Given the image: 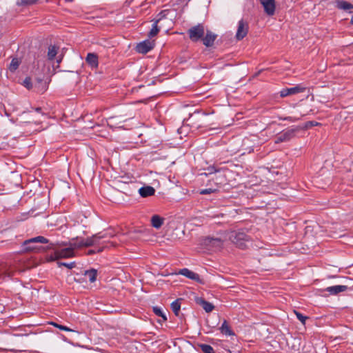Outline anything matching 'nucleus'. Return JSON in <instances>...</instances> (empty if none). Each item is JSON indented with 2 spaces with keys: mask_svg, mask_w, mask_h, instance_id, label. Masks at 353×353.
Listing matches in <instances>:
<instances>
[{
  "mask_svg": "<svg viewBox=\"0 0 353 353\" xmlns=\"http://www.w3.org/2000/svg\"><path fill=\"white\" fill-rule=\"evenodd\" d=\"M35 83H34V87L35 88L37 89V91L38 92H43L44 91H46L47 90V88H48V85H47V83L44 81V76L43 77H37L36 79H35Z\"/></svg>",
  "mask_w": 353,
  "mask_h": 353,
  "instance_id": "17",
  "label": "nucleus"
},
{
  "mask_svg": "<svg viewBox=\"0 0 353 353\" xmlns=\"http://www.w3.org/2000/svg\"><path fill=\"white\" fill-rule=\"evenodd\" d=\"M36 110H37V112H39V111L41 110V108H37L36 109Z\"/></svg>",
  "mask_w": 353,
  "mask_h": 353,
  "instance_id": "47",
  "label": "nucleus"
},
{
  "mask_svg": "<svg viewBox=\"0 0 353 353\" xmlns=\"http://www.w3.org/2000/svg\"><path fill=\"white\" fill-rule=\"evenodd\" d=\"M21 60L18 58H13L11 61V63H10L9 66H8V69L10 72H14L16 71V70L19 68L20 63H21Z\"/></svg>",
  "mask_w": 353,
  "mask_h": 353,
  "instance_id": "25",
  "label": "nucleus"
},
{
  "mask_svg": "<svg viewBox=\"0 0 353 353\" xmlns=\"http://www.w3.org/2000/svg\"><path fill=\"white\" fill-rule=\"evenodd\" d=\"M164 223V219L159 215L154 214L151 218V224L156 229L160 228Z\"/></svg>",
  "mask_w": 353,
  "mask_h": 353,
  "instance_id": "21",
  "label": "nucleus"
},
{
  "mask_svg": "<svg viewBox=\"0 0 353 353\" xmlns=\"http://www.w3.org/2000/svg\"><path fill=\"white\" fill-rule=\"evenodd\" d=\"M154 47V41L145 40L137 44L136 50L139 53L146 54Z\"/></svg>",
  "mask_w": 353,
  "mask_h": 353,
  "instance_id": "9",
  "label": "nucleus"
},
{
  "mask_svg": "<svg viewBox=\"0 0 353 353\" xmlns=\"http://www.w3.org/2000/svg\"><path fill=\"white\" fill-rule=\"evenodd\" d=\"M114 119H115V117H110L108 119V125H110L112 123H114Z\"/></svg>",
  "mask_w": 353,
  "mask_h": 353,
  "instance_id": "43",
  "label": "nucleus"
},
{
  "mask_svg": "<svg viewBox=\"0 0 353 353\" xmlns=\"http://www.w3.org/2000/svg\"><path fill=\"white\" fill-rule=\"evenodd\" d=\"M223 240L220 238L205 236L199 239V245L208 251H217L223 247Z\"/></svg>",
  "mask_w": 353,
  "mask_h": 353,
  "instance_id": "4",
  "label": "nucleus"
},
{
  "mask_svg": "<svg viewBox=\"0 0 353 353\" xmlns=\"http://www.w3.org/2000/svg\"><path fill=\"white\" fill-rule=\"evenodd\" d=\"M180 300L181 299H178L171 303V308L176 316L179 315L180 309H181V304L179 302Z\"/></svg>",
  "mask_w": 353,
  "mask_h": 353,
  "instance_id": "28",
  "label": "nucleus"
},
{
  "mask_svg": "<svg viewBox=\"0 0 353 353\" xmlns=\"http://www.w3.org/2000/svg\"><path fill=\"white\" fill-rule=\"evenodd\" d=\"M288 349L292 353H299L301 348V339L299 337H293L290 336L286 339Z\"/></svg>",
  "mask_w": 353,
  "mask_h": 353,
  "instance_id": "8",
  "label": "nucleus"
},
{
  "mask_svg": "<svg viewBox=\"0 0 353 353\" xmlns=\"http://www.w3.org/2000/svg\"><path fill=\"white\" fill-rule=\"evenodd\" d=\"M229 352H230V353H232L230 351H229Z\"/></svg>",
  "mask_w": 353,
  "mask_h": 353,
  "instance_id": "51",
  "label": "nucleus"
},
{
  "mask_svg": "<svg viewBox=\"0 0 353 353\" xmlns=\"http://www.w3.org/2000/svg\"><path fill=\"white\" fill-rule=\"evenodd\" d=\"M248 32V25L244 22L243 20H241L239 22L238 29L236 34V38L237 40H242Z\"/></svg>",
  "mask_w": 353,
  "mask_h": 353,
  "instance_id": "10",
  "label": "nucleus"
},
{
  "mask_svg": "<svg viewBox=\"0 0 353 353\" xmlns=\"http://www.w3.org/2000/svg\"><path fill=\"white\" fill-rule=\"evenodd\" d=\"M221 332L223 334L228 336L234 335V332L230 329L227 321H224L222 325L220 327Z\"/></svg>",
  "mask_w": 353,
  "mask_h": 353,
  "instance_id": "24",
  "label": "nucleus"
},
{
  "mask_svg": "<svg viewBox=\"0 0 353 353\" xmlns=\"http://www.w3.org/2000/svg\"><path fill=\"white\" fill-rule=\"evenodd\" d=\"M121 185H122L123 186H124V187H120V188H121V192H124L125 194H127V193L125 192V190H126L125 187H126L127 185H128V183H121Z\"/></svg>",
  "mask_w": 353,
  "mask_h": 353,
  "instance_id": "42",
  "label": "nucleus"
},
{
  "mask_svg": "<svg viewBox=\"0 0 353 353\" xmlns=\"http://www.w3.org/2000/svg\"><path fill=\"white\" fill-rule=\"evenodd\" d=\"M48 243L49 241L42 236H38L37 237L29 239L23 242V251L41 252L46 250H48L47 248V246L43 247L41 245H36L35 243Z\"/></svg>",
  "mask_w": 353,
  "mask_h": 353,
  "instance_id": "3",
  "label": "nucleus"
},
{
  "mask_svg": "<svg viewBox=\"0 0 353 353\" xmlns=\"http://www.w3.org/2000/svg\"><path fill=\"white\" fill-rule=\"evenodd\" d=\"M58 48L55 46H50L48 51V59L52 60L57 55Z\"/></svg>",
  "mask_w": 353,
  "mask_h": 353,
  "instance_id": "27",
  "label": "nucleus"
},
{
  "mask_svg": "<svg viewBox=\"0 0 353 353\" xmlns=\"http://www.w3.org/2000/svg\"><path fill=\"white\" fill-rule=\"evenodd\" d=\"M61 61V59H59V60H57V63H59Z\"/></svg>",
  "mask_w": 353,
  "mask_h": 353,
  "instance_id": "50",
  "label": "nucleus"
},
{
  "mask_svg": "<svg viewBox=\"0 0 353 353\" xmlns=\"http://www.w3.org/2000/svg\"><path fill=\"white\" fill-rule=\"evenodd\" d=\"M179 274H182V275L186 276L187 278L194 280L199 283H201V284L204 283L203 279H200V276L198 274H196L187 268L181 269L179 271Z\"/></svg>",
  "mask_w": 353,
  "mask_h": 353,
  "instance_id": "13",
  "label": "nucleus"
},
{
  "mask_svg": "<svg viewBox=\"0 0 353 353\" xmlns=\"http://www.w3.org/2000/svg\"><path fill=\"white\" fill-rule=\"evenodd\" d=\"M23 85L26 88H28V90H30V88H32V81H31V78L30 77H26L23 82Z\"/></svg>",
  "mask_w": 353,
  "mask_h": 353,
  "instance_id": "38",
  "label": "nucleus"
},
{
  "mask_svg": "<svg viewBox=\"0 0 353 353\" xmlns=\"http://www.w3.org/2000/svg\"><path fill=\"white\" fill-rule=\"evenodd\" d=\"M39 262L28 254H21L16 256L11 264L6 263L0 264V278H13L17 272H21L26 270L38 265Z\"/></svg>",
  "mask_w": 353,
  "mask_h": 353,
  "instance_id": "1",
  "label": "nucleus"
},
{
  "mask_svg": "<svg viewBox=\"0 0 353 353\" xmlns=\"http://www.w3.org/2000/svg\"><path fill=\"white\" fill-rule=\"evenodd\" d=\"M94 238L88 237L86 239H79V238H77L74 241V244L73 245L74 247H77V248H80L82 247H91L94 245L93 243V240Z\"/></svg>",
  "mask_w": 353,
  "mask_h": 353,
  "instance_id": "15",
  "label": "nucleus"
},
{
  "mask_svg": "<svg viewBox=\"0 0 353 353\" xmlns=\"http://www.w3.org/2000/svg\"><path fill=\"white\" fill-rule=\"evenodd\" d=\"M109 243L110 244V245H111V246H114V244L113 243H112V242H111V243H110V242H109Z\"/></svg>",
  "mask_w": 353,
  "mask_h": 353,
  "instance_id": "48",
  "label": "nucleus"
},
{
  "mask_svg": "<svg viewBox=\"0 0 353 353\" xmlns=\"http://www.w3.org/2000/svg\"><path fill=\"white\" fill-rule=\"evenodd\" d=\"M224 182H225V181L221 180V181H220L219 183H224Z\"/></svg>",
  "mask_w": 353,
  "mask_h": 353,
  "instance_id": "49",
  "label": "nucleus"
},
{
  "mask_svg": "<svg viewBox=\"0 0 353 353\" xmlns=\"http://www.w3.org/2000/svg\"><path fill=\"white\" fill-rule=\"evenodd\" d=\"M57 264H58L59 267L65 266V267H66L68 269H72L76 265L75 262H71V263H63V262H58Z\"/></svg>",
  "mask_w": 353,
  "mask_h": 353,
  "instance_id": "33",
  "label": "nucleus"
},
{
  "mask_svg": "<svg viewBox=\"0 0 353 353\" xmlns=\"http://www.w3.org/2000/svg\"><path fill=\"white\" fill-rule=\"evenodd\" d=\"M105 247L106 246H103V247L99 248L98 249L89 250L88 252V254L90 255V254H92L101 252L103 250L104 248H105Z\"/></svg>",
  "mask_w": 353,
  "mask_h": 353,
  "instance_id": "40",
  "label": "nucleus"
},
{
  "mask_svg": "<svg viewBox=\"0 0 353 353\" xmlns=\"http://www.w3.org/2000/svg\"><path fill=\"white\" fill-rule=\"evenodd\" d=\"M188 34L192 41L197 42L203 37L205 34V28L203 24L199 23L190 28L188 31Z\"/></svg>",
  "mask_w": 353,
  "mask_h": 353,
  "instance_id": "6",
  "label": "nucleus"
},
{
  "mask_svg": "<svg viewBox=\"0 0 353 353\" xmlns=\"http://www.w3.org/2000/svg\"><path fill=\"white\" fill-rule=\"evenodd\" d=\"M194 301L196 304L202 306L203 309L208 313L211 312L214 308V306L211 303L208 302L202 297L196 296Z\"/></svg>",
  "mask_w": 353,
  "mask_h": 353,
  "instance_id": "16",
  "label": "nucleus"
},
{
  "mask_svg": "<svg viewBox=\"0 0 353 353\" xmlns=\"http://www.w3.org/2000/svg\"><path fill=\"white\" fill-rule=\"evenodd\" d=\"M208 170L209 171L210 174H212V173H214V172H219L221 170L223 171V172H228V169H223V168L216 169L214 166L209 167L208 168Z\"/></svg>",
  "mask_w": 353,
  "mask_h": 353,
  "instance_id": "35",
  "label": "nucleus"
},
{
  "mask_svg": "<svg viewBox=\"0 0 353 353\" xmlns=\"http://www.w3.org/2000/svg\"><path fill=\"white\" fill-rule=\"evenodd\" d=\"M139 192L142 197L152 196L155 193V189L152 186H143L139 190Z\"/></svg>",
  "mask_w": 353,
  "mask_h": 353,
  "instance_id": "19",
  "label": "nucleus"
},
{
  "mask_svg": "<svg viewBox=\"0 0 353 353\" xmlns=\"http://www.w3.org/2000/svg\"><path fill=\"white\" fill-rule=\"evenodd\" d=\"M351 23L353 24V15H352V17L351 18Z\"/></svg>",
  "mask_w": 353,
  "mask_h": 353,
  "instance_id": "46",
  "label": "nucleus"
},
{
  "mask_svg": "<svg viewBox=\"0 0 353 353\" xmlns=\"http://www.w3.org/2000/svg\"><path fill=\"white\" fill-rule=\"evenodd\" d=\"M280 119L287 120V121H297L299 119V118L287 117H284V118H280Z\"/></svg>",
  "mask_w": 353,
  "mask_h": 353,
  "instance_id": "41",
  "label": "nucleus"
},
{
  "mask_svg": "<svg viewBox=\"0 0 353 353\" xmlns=\"http://www.w3.org/2000/svg\"><path fill=\"white\" fill-rule=\"evenodd\" d=\"M347 288V285H334L327 288L325 291L330 292L331 294L335 295L340 292L346 291Z\"/></svg>",
  "mask_w": 353,
  "mask_h": 353,
  "instance_id": "20",
  "label": "nucleus"
},
{
  "mask_svg": "<svg viewBox=\"0 0 353 353\" xmlns=\"http://www.w3.org/2000/svg\"><path fill=\"white\" fill-rule=\"evenodd\" d=\"M261 3L264 8L265 12L272 16L275 12V1L274 0H260Z\"/></svg>",
  "mask_w": 353,
  "mask_h": 353,
  "instance_id": "11",
  "label": "nucleus"
},
{
  "mask_svg": "<svg viewBox=\"0 0 353 353\" xmlns=\"http://www.w3.org/2000/svg\"><path fill=\"white\" fill-rule=\"evenodd\" d=\"M301 130V126H297L294 128H292L286 130L285 132L279 134L275 141V143H279L281 142L288 141L291 139L295 137V134L297 132Z\"/></svg>",
  "mask_w": 353,
  "mask_h": 353,
  "instance_id": "7",
  "label": "nucleus"
},
{
  "mask_svg": "<svg viewBox=\"0 0 353 353\" xmlns=\"http://www.w3.org/2000/svg\"><path fill=\"white\" fill-rule=\"evenodd\" d=\"M217 35L213 33L212 31L207 30L205 37L202 38L203 43L205 46L210 48L214 45V42L216 40Z\"/></svg>",
  "mask_w": 353,
  "mask_h": 353,
  "instance_id": "12",
  "label": "nucleus"
},
{
  "mask_svg": "<svg viewBox=\"0 0 353 353\" xmlns=\"http://www.w3.org/2000/svg\"><path fill=\"white\" fill-rule=\"evenodd\" d=\"M318 125H319V123L316 121H307V123H305L304 126H301V130H305L312 126H316Z\"/></svg>",
  "mask_w": 353,
  "mask_h": 353,
  "instance_id": "34",
  "label": "nucleus"
},
{
  "mask_svg": "<svg viewBox=\"0 0 353 353\" xmlns=\"http://www.w3.org/2000/svg\"><path fill=\"white\" fill-rule=\"evenodd\" d=\"M38 0H20L17 1L18 6H28L35 4Z\"/></svg>",
  "mask_w": 353,
  "mask_h": 353,
  "instance_id": "32",
  "label": "nucleus"
},
{
  "mask_svg": "<svg viewBox=\"0 0 353 353\" xmlns=\"http://www.w3.org/2000/svg\"><path fill=\"white\" fill-rule=\"evenodd\" d=\"M114 234L112 233H105L101 234V232L97 233L92 236V238H94L93 240L94 245H98L99 243V241L102 239L108 238V237H113Z\"/></svg>",
  "mask_w": 353,
  "mask_h": 353,
  "instance_id": "23",
  "label": "nucleus"
},
{
  "mask_svg": "<svg viewBox=\"0 0 353 353\" xmlns=\"http://www.w3.org/2000/svg\"><path fill=\"white\" fill-rule=\"evenodd\" d=\"M336 6L337 8L344 10H347L353 8V5L344 0H337L336 1Z\"/></svg>",
  "mask_w": 353,
  "mask_h": 353,
  "instance_id": "22",
  "label": "nucleus"
},
{
  "mask_svg": "<svg viewBox=\"0 0 353 353\" xmlns=\"http://www.w3.org/2000/svg\"><path fill=\"white\" fill-rule=\"evenodd\" d=\"M305 90V88L301 87L300 85H296L293 88L283 89L280 92V95L281 97H285L289 95L295 94L299 92H303Z\"/></svg>",
  "mask_w": 353,
  "mask_h": 353,
  "instance_id": "14",
  "label": "nucleus"
},
{
  "mask_svg": "<svg viewBox=\"0 0 353 353\" xmlns=\"http://www.w3.org/2000/svg\"><path fill=\"white\" fill-rule=\"evenodd\" d=\"M196 115H191L190 118L194 119L195 118Z\"/></svg>",
  "mask_w": 353,
  "mask_h": 353,
  "instance_id": "45",
  "label": "nucleus"
},
{
  "mask_svg": "<svg viewBox=\"0 0 353 353\" xmlns=\"http://www.w3.org/2000/svg\"><path fill=\"white\" fill-rule=\"evenodd\" d=\"M85 61L92 68H96L98 67V56L94 53H88Z\"/></svg>",
  "mask_w": 353,
  "mask_h": 353,
  "instance_id": "18",
  "label": "nucleus"
},
{
  "mask_svg": "<svg viewBox=\"0 0 353 353\" xmlns=\"http://www.w3.org/2000/svg\"><path fill=\"white\" fill-rule=\"evenodd\" d=\"M294 313L297 317V319L303 323V324H305V321L306 319H308L307 316H303L302 314L296 312V311H294Z\"/></svg>",
  "mask_w": 353,
  "mask_h": 353,
  "instance_id": "36",
  "label": "nucleus"
},
{
  "mask_svg": "<svg viewBox=\"0 0 353 353\" xmlns=\"http://www.w3.org/2000/svg\"><path fill=\"white\" fill-rule=\"evenodd\" d=\"M72 241H74V239H72ZM73 244H74V241L68 243L63 241L50 243L47 246V248L48 250H53L54 254V256H50L47 260L48 261H52L61 258H70L74 256V250L77 248V247H74Z\"/></svg>",
  "mask_w": 353,
  "mask_h": 353,
  "instance_id": "2",
  "label": "nucleus"
},
{
  "mask_svg": "<svg viewBox=\"0 0 353 353\" xmlns=\"http://www.w3.org/2000/svg\"><path fill=\"white\" fill-rule=\"evenodd\" d=\"M216 191H217L216 189L207 188V189H203V190H201L200 194H208L216 192Z\"/></svg>",
  "mask_w": 353,
  "mask_h": 353,
  "instance_id": "39",
  "label": "nucleus"
},
{
  "mask_svg": "<svg viewBox=\"0 0 353 353\" xmlns=\"http://www.w3.org/2000/svg\"><path fill=\"white\" fill-rule=\"evenodd\" d=\"M333 233H334V236H339V237H341L343 236H344L343 234H341L339 233H337L336 231H333Z\"/></svg>",
  "mask_w": 353,
  "mask_h": 353,
  "instance_id": "44",
  "label": "nucleus"
},
{
  "mask_svg": "<svg viewBox=\"0 0 353 353\" xmlns=\"http://www.w3.org/2000/svg\"><path fill=\"white\" fill-rule=\"evenodd\" d=\"M160 19H157L155 21L152 26V28L150 30V31L148 33V37L152 38L155 37L159 32V28H158L157 23H159Z\"/></svg>",
  "mask_w": 353,
  "mask_h": 353,
  "instance_id": "29",
  "label": "nucleus"
},
{
  "mask_svg": "<svg viewBox=\"0 0 353 353\" xmlns=\"http://www.w3.org/2000/svg\"><path fill=\"white\" fill-rule=\"evenodd\" d=\"M199 347L201 348L203 353H214V349L210 345L199 344Z\"/></svg>",
  "mask_w": 353,
  "mask_h": 353,
  "instance_id": "31",
  "label": "nucleus"
},
{
  "mask_svg": "<svg viewBox=\"0 0 353 353\" xmlns=\"http://www.w3.org/2000/svg\"><path fill=\"white\" fill-rule=\"evenodd\" d=\"M230 240L240 249L244 250L247 248L246 243L250 241V236L244 232L232 231L229 236Z\"/></svg>",
  "mask_w": 353,
  "mask_h": 353,
  "instance_id": "5",
  "label": "nucleus"
},
{
  "mask_svg": "<svg viewBox=\"0 0 353 353\" xmlns=\"http://www.w3.org/2000/svg\"><path fill=\"white\" fill-rule=\"evenodd\" d=\"M52 324L56 327H58L59 329L61 330H64V331H68V332H75L74 330L65 326V325H59L56 323H52Z\"/></svg>",
  "mask_w": 353,
  "mask_h": 353,
  "instance_id": "37",
  "label": "nucleus"
},
{
  "mask_svg": "<svg viewBox=\"0 0 353 353\" xmlns=\"http://www.w3.org/2000/svg\"><path fill=\"white\" fill-rule=\"evenodd\" d=\"M152 310L157 316H161L163 319V321H167V317H166L165 314L161 311L160 307H159L157 306H154V307H153Z\"/></svg>",
  "mask_w": 353,
  "mask_h": 353,
  "instance_id": "30",
  "label": "nucleus"
},
{
  "mask_svg": "<svg viewBox=\"0 0 353 353\" xmlns=\"http://www.w3.org/2000/svg\"><path fill=\"white\" fill-rule=\"evenodd\" d=\"M84 274L88 277V279L91 283H93L97 279V271L95 269H90L85 271Z\"/></svg>",
  "mask_w": 353,
  "mask_h": 353,
  "instance_id": "26",
  "label": "nucleus"
}]
</instances>
